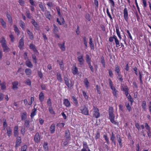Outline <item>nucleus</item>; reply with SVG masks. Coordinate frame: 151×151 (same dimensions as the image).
Returning a JSON list of instances; mask_svg holds the SVG:
<instances>
[{"label":"nucleus","instance_id":"obj_38","mask_svg":"<svg viewBox=\"0 0 151 151\" xmlns=\"http://www.w3.org/2000/svg\"><path fill=\"white\" fill-rule=\"evenodd\" d=\"M25 64L27 67L30 68H32L33 66L31 62L29 60H27L25 62Z\"/></svg>","mask_w":151,"mask_h":151},{"label":"nucleus","instance_id":"obj_32","mask_svg":"<svg viewBox=\"0 0 151 151\" xmlns=\"http://www.w3.org/2000/svg\"><path fill=\"white\" fill-rule=\"evenodd\" d=\"M123 90L124 92V93L126 96L127 97L129 95V89L127 86H126L124 88H123Z\"/></svg>","mask_w":151,"mask_h":151},{"label":"nucleus","instance_id":"obj_24","mask_svg":"<svg viewBox=\"0 0 151 151\" xmlns=\"http://www.w3.org/2000/svg\"><path fill=\"white\" fill-rule=\"evenodd\" d=\"M115 28L116 29V32L117 34V35L119 37L120 40H121L122 39V37L121 35L120 32L119 31V26L118 25H116L115 26Z\"/></svg>","mask_w":151,"mask_h":151},{"label":"nucleus","instance_id":"obj_27","mask_svg":"<svg viewBox=\"0 0 151 151\" xmlns=\"http://www.w3.org/2000/svg\"><path fill=\"white\" fill-rule=\"evenodd\" d=\"M27 113L26 111L24 112L21 113V120L23 121L24 120H25L27 117Z\"/></svg>","mask_w":151,"mask_h":151},{"label":"nucleus","instance_id":"obj_29","mask_svg":"<svg viewBox=\"0 0 151 151\" xmlns=\"http://www.w3.org/2000/svg\"><path fill=\"white\" fill-rule=\"evenodd\" d=\"M71 70L73 74L74 75L77 74L78 72V68L76 66H74Z\"/></svg>","mask_w":151,"mask_h":151},{"label":"nucleus","instance_id":"obj_3","mask_svg":"<svg viewBox=\"0 0 151 151\" xmlns=\"http://www.w3.org/2000/svg\"><path fill=\"white\" fill-rule=\"evenodd\" d=\"M81 111L80 113L85 115L88 116L89 115L88 108L85 106H82L80 108Z\"/></svg>","mask_w":151,"mask_h":151},{"label":"nucleus","instance_id":"obj_2","mask_svg":"<svg viewBox=\"0 0 151 151\" xmlns=\"http://www.w3.org/2000/svg\"><path fill=\"white\" fill-rule=\"evenodd\" d=\"M108 81L110 88L112 91V93L113 95L116 98H117L118 95V91L114 86L110 78L109 79Z\"/></svg>","mask_w":151,"mask_h":151},{"label":"nucleus","instance_id":"obj_36","mask_svg":"<svg viewBox=\"0 0 151 151\" xmlns=\"http://www.w3.org/2000/svg\"><path fill=\"white\" fill-rule=\"evenodd\" d=\"M84 83L87 89L89 88V82L88 81L87 78H85L84 80Z\"/></svg>","mask_w":151,"mask_h":151},{"label":"nucleus","instance_id":"obj_31","mask_svg":"<svg viewBox=\"0 0 151 151\" xmlns=\"http://www.w3.org/2000/svg\"><path fill=\"white\" fill-rule=\"evenodd\" d=\"M37 109L34 108L32 110V112L31 114L30 117L31 118H33L34 116L36 115Z\"/></svg>","mask_w":151,"mask_h":151},{"label":"nucleus","instance_id":"obj_33","mask_svg":"<svg viewBox=\"0 0 151 151\" xmlns=\"http://www.w3.org/2000/svg\"><path fill=\"white\" fill-rule=\"evenodd\" d=\"M123 90L124 92V93L126 96L127 97L129 95V89L127 86H126L124 88H123Z\"/></svg>","mask_w":151,"mask_h":151},{"label":"nucleus","instance_id":"obj_44","mask_svg":"<svg viewBox=\"0 0 151 151\" xmlns=\"http://www.w3.org/2000/svg\"><path fill=\"white\" fill-rule=\"evenodd\" d=\"M6 17L10 23L12 24V18L11 15L8 13L6 14Z\"/></svg>","mask_w":151,"mask_h":151},{"label":"nucleus","instance_id":"obj_51","mask_svg":"<svg viewBox=\"0 0 151 151\" xmlns=\"http://www.w3.org/2000/svg\"><path fill=\"white\" fill-rule=\"evenodd\" d=\"M106 13L107 14V15L108 16V17L109 18L110 20L111 21H112L113 20V18L112 17L109 12V9L108 8H106Z\"/></svg>","mask_w":151,"mask_h":151},{"label":"nucleus","instance_id":"obj_4","mask_svg":"<svg viewBox=\"0 0 151 151\" xmlns=\"http://www.w3.org/2000/svg\"><path fill=\"white\" fill-rule=\"evenodd\" d=\"M114 39L116 44V47H119L120 45H119V40L115 35H114L112 37H110L109 38V41L110 42H112L113 41Z\"/></svg>","mask_w":151,"mask_h":151},{"label":"nucleus","instance_id":"obj_30","mask_svg":"<svg viewBox=\"0 0 151 151\" xmlns=\"http://www.w3.org/2000/svg\"><path fill=\"white\" fill-rule=\"evenodd\" d=\"M19 24L23 30H25L26 27L25 24L24 22L22 20H20L19 22Z\"/></svg>","mask_w":151,"mask_h":151},{"label":"nucleus","instance_id":"obj_41","mask_svg":"<svg viewBox=\"0 0 151 151\" xmlns=\"http://www.w3.org/2000/svg\"><path fill=\"white\" fill-rule=\"evenodd\" d=\"M4 52H7L9 51V48L7 46V45H6L2 46Z\"/></svg>","mask_w":151,"mask_h":151},{"label":"nucleus","instance_id":"obj_58","mask_svg":"<svg viewBox=\"0 0 151 151\" xmlns=\"http://www.w3.org/2000/svg\"><path fill=\"white\" fill-rule=\"evenodd\" d=\"M26 15L27 18L29 19H31L32 18L30 12L29 11H27L26 12Z\"/></svg>","mask_w":151,"mask_h":151},{"label":"nucleus","instance_id":"obj_63","mask_svg":"<svg viewBox=\"0 0 151 151\" xmlns=\"http://www.w3.org/2000/svg\"><path fill=\"white\" fill-rule=\"evenodd\" d=\"M27 145H24L21 147V151H27Z\"/></svg>","mask_w":151,"mask_h":151},{"label":"nucleus","instance_id":"obj_57","mask_svg":"<svg viewBox=\"0 0 151 151\" xmlns=\"http://www.w3.org/2000/svg\"><path fill=\"white\" fill-rule=\"evenodd\" d=\"M1 89L2 90H5L6 89V83L5 82H3L1 84Z\"/></svg>","mask_w":151,"mask_h":151},{"label":"nucleus","instance_id":"obj_43","mask_svg":"<svg viewBox=\"0 0 151 151\" xmlns=\"http://www.w3.org/2000/svg\"><path fill=\"white\" fill-rule=\"evenodd\" d=\"M2 40L0 41V42L1 43L2 46H3L6 44V41L5 38L2 37Z\"/></svg>","mask_w":151,"mask_h":151},{"label":"nucleus","instance_id":"obj_52","mask_svg":"<svg viewBox=\"0 0 151 151\" xmlns=\"http://www.w3.org/2000/svg\"><path fill=\"white\" fill-rule=\"evenodd\" d=\"M56 9L59 16L60 17H62V16L60 13V7H59L57 6L56 7Z\"/></svg>","mask_w":151,"mask_h":151},{"label":"nucleus","instance_id":"obj_45","mask_svg":"<svg viewBox=\"0 0 151 151\" xmlns=\"http://www.w3.org/2000/svg\"><path fill=\"white\" fill-rule=\"evenodd\" d=\"M25 73L27 75H30L32 73V71L30 69L27 68L25 70Z\"/></svg>","mask_w":151,"mask_h":151},{"label":"nucleus","instance_id":"obj_55","mask_svg":"<svg viewBox=\"0 0 151 151\" xmlns=\"http://www.w3.org/2000/svg\"><path fill=\"white\" fill-rule=\"evenodd\" d=\"M128 100L131 102V104L132 105L134 101L133 99L130 94H129V96L127 97Z\"/></svg>","mask_w":151,"mask_h":151},{"label":"nucleus","instance_id":"obj_50","mask_svg":"<svg viewBox=\"0 0 151 151\" xmlns=\"http://www.w3.org/2000/svg\"><path fill=\"white\" fill-rule=\"evenodd\" d=\"M115 71L117 73V74H119V73H120V71L119 66L117 65H115Z\"/></svg>","mask_w":151,"mask_h":151},{"label":"nucleus","instance_id":"obj_5","mask_svg":"<svg viewBox=\"0 0 151 151\" xmlns=\"http://www.w3.org/2000/svg\"><path fill=\"white\" fill-rule=\"evenodd\" d=\"M93 116L96 118H99L100 116V114L99 112V109L96 107L93 106Z\"/></svg>","mask_w":151,"mask_h":151},{"label":"nucleus","instance_id":"obj_37","mask_svg":"<svg viewBox=\"0 0 151 151\" xmlns=\"http://www.w3.org/2000/svg\"><path fill=\"white\" fill-rule=\"evenodd\" d=\"M89 45L91 49L94 50L95 48L94 46L93 42V40L91 38L89 39Z\"/></svg>","mask_w":151,"mask_h":151},{"label":"nucleus","instance_id":"obj_20","mask_svg":"<svg viewBox=\"0 0 151 151\" xmlns=\"http://www.w3.org/2000/svg\"><path fill=\"white\" fill-rule=\"evenodd\" d=\"M7 134L9 137H10L12 134V130L10 127H8L6 128Z\"/></svg>","mask_w":151,"mask_h":151},{"label":"nucleus","instance_id":"obj_61","mask_svg":"<svg viewBox=\"0 0 151 151\" xmlns=\"http://www.w3.org/2000/svg\"><path fill=\"white\" fill-rule=\"evenodd\" d=\"M39 6L42 12H44L45 11V9L44 8V6L42 3H40L39 4Z\"/></svg>","mask_w":151,"mask_h":151},{"label":"nucleus","instance_id":"obj_53","mask_svg":"<svg viewBox=\"0 0 151 151\" xmlns=\"http://www.w3.org/2000/svg\"><path fill=\"white\" fill-rule=\"evenodd\" d=\"M56 9L59 16L60 17H62V16L60 13V7H59L57 6L56 7Z\"/></svg>","mask_w":151,"mask_h":151},{"label":"nucleus","instance_id":"obj_35","mask_svg":"<svg viewBox=\"0 0 151 151\" xmlns=\"http://www.w3.org/2000/svg\"><path fill=\"white\" fill-rule=\"evenodd\" d=\"M57 79L58 81L62 82L63 80L60 73L59 72H57L56 73Z\"/></svg>","mask_w":151,"mask_h":151},{"label":"nucleus","instance_id":"obj_47","mask_svg":"<svg viewBox=\"0 0 151 151\" xmlns=\"http://www.w3.org/2000/svg\"><path fill=\"white\" fill-rule=\"evenodd\" d=\"M0 22L1 23L3 27L5 28L6 27V22L4 21L3 19L2 18L0 19Z\"/></svg>","mask_w":151,"mask_h":151},{"label":"nucleus","instance_id":"obj_28","mask_svg":"<svg viewBox=\"0 0 151 151\" xmlns=\"http://www.w3.org/2000/svg\"><path fill=\"white\" fill-rule=\"evenodd\" d=\"M39 99L40 101L42 102L45 99V96L42 92H41L39 95Z\"/></svg>","mask_w":151,"mask_h":151},{"label":"nucleus","instance_id":"obj_11","mask_svg":"<svg viewBox=\"0 0 151 151\" xmlns=\"http://www.w3.org/2000/svg\"><path fill=\"white\" fill-rule=\"evenodd\" d=\"M31 23L33 25L35 29L39 30L40 29V26L36 22L35 20L33 19L31 21Z\"/></svg>","mask_w":151,"mask_h":151},{"label":"nucleus","instance_id":"obj_64","mask_svg":"<svg viewBox=\"0 0 151 151\" xmlns=\"http://www.w3.org/2000/svg\"><path fill=\"white\" fill-rule=\"evenodd\" d=\"M100 132L98 131L96 134V136L95 137L96 140H97V139H99L100 138Z\"/></svg>","mask_w":151,"mask_h":151},{"label":"nucleus","instance_id":"obj_18","mask_svg":"<svg viewBox=\"0 0 151 151\" xmlns=\"http://www.w3.org/2000/svg\"><path fill=\"white\" fill-rule=\"evenodd\" d=\"M19 128L18 126H15L14 128V133L15 137H17L19 135Z\"/></svg>","mask_w":151,"mask_h":151},{"label":"nucleus","instance_id":"obj_21","mask_svg":"<svg viewBox=\"0 0 151 151\" xmlns=\"http://www.w3.org/2000/svg\"><path fill=\"white\" fill-rule=\"evenodd\" d=\"M45 15L46 17L50 20L52 17V15L50 14V12L49 11H46L45 12Z\"/></svg>","mask_w":151,"mask_h":151},{"label":"nucleus","instance_id":"obj_17","mask_svg":"<svg viewBox=\"0 0 151 151\" xmlns=\"http://www.w3.org/2000/svg\"><path fill=\"white\" fill-rule=\"evenodd\" d=\"M63 104L66 107H69L70 106V104L68 99H64L63 100Z\"/></svg>","mask_w":151,"mask_h":151},{"label":"nucleus","instance_id":"obj_19","mask_svg":"<svg viewBox=\"0 0 151 151\" xmlns=\"http://www.w3.org/2000/svg\"><path fill=\"white\" fill-rule=\"evenodd\" d=\"M29 47L30 49L33 50L34 52L37 53L38 52L35 45L31 43L29 45Z\"/></svg>","mask_w":151,"mask_h":151},{"label":"nucleus","instance_id":"obj_39","mask_svg":"<svg viewBox=\"0 0 151 151\" xmlns=\"http://www.w3.org/2000/svg\"><path fill=\"white\" fill-rule=\"evenodd\" d=\"M14 30L15 33L17 34V36H19L20 34V31L16 25H14Z\"/></svg>","mask_w":151,"mask_h":151},{"label":"nucleus","instance_id":"obj_7","mask_svg":"<svg viewBox=\"0 0 151 151\" xmlns=\"http://www.w3.org/2000/svg\"><path fill=\"white\" fill-rule=\"evenodd\" d=\"M24 45V37H22L19 40L18 47L21 50L23 49V47Z\"/></svg>","mask_w":151,"mask_h":151},{"label":"nucleus","instance_id":"obj_1","mask_svg":"<svg viewBox=\"0 0 151 151\" xmlns=\"http://www.w3.org/2000/svg\"><path fill=\"white\" fill-rule=\"evenodd\" d=\"M113 112V108L112 107H110L109 109V119L112 123L114 125H117L118 126L119 124V122L115 121V116Z\"/></svg>","mask_w":151,"mask_h":151},{"label":"nucleus","instance_id":"obj_15","mask_svg":"<svg viewBox=\"0 0 151 151\" xmlns=\"http://www.w3.org/2000/svg\"><path fill=\"white\" fill-rule=\"evenodd\" d=\"M57 62L58 63L59 65L60 69L62 70H64V65L63 60H62L61 61H60L59 60H57Z\"/></svg>","mask_w":151,"mask_h":151},{"label":"nucleus","instance_id":"obj_23","mask_svg":"<svg viewBox=\"0 0 151 151\" xmlns=\"http://www.w3.org/2000/svg\"><path fill=\"white\" fill-rule=\"evenodd\" d=\"M116 137L120 147H122V140L120 138V135L119 134H117L116 135Z\"/></svg>","mask_w":151,"mask_h":151},{"label":"nucleus","instance_id":"obj_56","mask_svg":"<svg viewBox=\"0 0 151 151\" xmlns=\"http://www.w3.org/2000/svg\"><path fill=\"white\" fill-rule=\"evenodd\" d=\"M117 79L120 82H122L123 80L122 78V76L121 75L120 73L117 74Z\"/></svg>","mask_w":151,"mask_h":151},{"label":"nucleus","instance_id":"obj_16","mask_svg":"<svg viewBox=\"0 0 151 151\" xmlns=\"http://www.w3.org/2000/svg\"><path fill=\"white\" fill-rule=\"evenodd\" d=\"M58 45L62 51H65L66 48L65 46V42L64 41L62 43H58Z\"/></svg>","mask_w":151,"mask_h":151},{"label":"nucleus","instance_id":"obj_49","mask_svg":"<svg viewBox=\"0 0 151 151\" xmlns=\"http://www.w3.org/2000/svg\"><path fill=\"white\" fill-rule=\"evenodd\" d=\"M4 122L3 123V127L4 130H5L7 127V124L6 122V119H3Z\"/></svg>","mask_w":151,"mask_h":151},{"label":"nucleus","instance_id":"obj_62","mask_svg":"<svg viewBox=\"0 0 151 151\" xmlns=\"http://www.w3.org/2000/svg\"><path fill=\"white\" fill-rule=\"evenodd\" d=\"M83 42L84 44V45L86 47V48H87V42L86 39V38L84 36L83 37Z\"/></svg>","mask_w":151,"mask_h":151},{"label":"nucleus","instance_id":"obj_9","mask_svg":"<svg viewBox=\"0 0 151 151\" xmlns=\"http://www.w3.org/2000/svg\"><path fill=\"white\" fill-rule=\"evenodd\" d=\"M145 127L147 130V133L148 137L150 138L151 137V132L150 131V127L147 123H145Z\"/></svg>","mask_w":151,"mask_h":151},{"label":"nucleus","instance_id":"obj_6","mask_svg":"<svg viewBox=\"0 0 151 151\" xmlns=\"http://www.w3.org/2000/svg\"><path fill=\"white\" fill-rule=\"evenodd\" d=\"M15 137H16V141L15 147L17 149L18 147L20 146L22 141L21 137L17 136Z\"/></svg>","mask_w":151,"mask_h":151},{"label":"nucleus","instance_id":"obj_42","mask_svg":"<svg viewBox=\"0 0 151 151\" xmlns=\"http://www.w3.org/2000/svg\"><path fill=\"white\" fill-rule=\"evenodd\" d=\"M43 147L45 151H48L49 150V147L47 142H44L43 145Z\"/></svg>","mask_w":151,"mask_h":151},{"label":"nucleus","instance_id":"obj_8","mask_svg":"<svg viewBox=\"0 0 151 151\" xmlns=\"http://www.w3.org/2000/svg\"><path fill=\"white\" fill-rule=\"evenodd\" d=\"M40 135L38 132L36 133L34 136V141L36 143L40 142Z\"/></svg>","mask_w":151,"mask_h":151},{"label":"nucleus","instance_id":"obj_46","mask_svg":"<svg viewBox=\"0 0 151 151\" xmlns=\"http://www.w3.org/2000/svg\"><path fill=\"white\" fill-rule=\"evenodd\" d=\"M101 63L104 68L105 67V62L104 59V58L103 56H102L101 57Z\"/></svg>","mask_w":151,"mask_h":151},{"label":"nucleus","instance_id":"obj_10","mask_svg":"<svg viewBox=\"0 0 151 151\" xmlns=\"http://www.w3.org/2000/svg\"><path fill=\"white\" fill-rule=\"evenodd\" d=\"M123 16L124 19L127 22H128V10L127 8L124 9L123 11Z\"/></svg>","mask_w":151,"mask_h":151},{"label":"nucleus","instance_id":"obj_48","mask_svg":"<svg viewBox=\"0 0 151 151\" xmlns=\"http://www.w3.org/2000/svg\"><path fill=\"white\" fill-rule=\"evenodd\" d=\"M50 114H55V113L54 111L52 106H50L48 108Z\"/></svg>","mask_w":151,"mask_h":151},{"label":"nucleus","instance_id":"obj_22","mask_svg":"<svg viewBox=\"0 0 151 151\" xmlns=\"http://www.w3.org/2000/svg\"><path fill=\"white\" fill-rule=\"evenodd\" d=\"M26 31L27 34L29 35V38L31 40H33L34 38V37L32 32L28 29H27Z\"/></svg>","mask_w":151,"mask_h":151},{"label":"nucleus","instance_id":"obj_40","mask_svg":"<svg viewBox=\"0 0 151 151\" xmlns=\"http://www.w3.org/2000/svg\"><path fill=\"white\" fill-rule=\"evenodd\" d=\"M142 106L144 111H146V110L147 104L145 101H142Z\"/></svg>","mask_w":151,"mask_h":151},{"label":"nucleus","instance_id":"obj_59","mask_svg":"<svg viewBox=\"0 0 151 151\" xmlns=\"http://www.w3.org/2000/svg\"><path fill=\"white\" fill-rule=\"evenodd\" d=\"M24 82L25 84L29 86H31V81L29 79H27L26 81H25Z\"/></svg>","mask_w":151,"mask_h":151},{"label":"nucleus","instance_id":"obj_12","mask_svg":"<svg viewBox=\"0 0 151 151\" xmlns=\"http://www.w3.org/2000/svg\"><path fill=\"white\" fill-rule=\"evenodd\" d=\"M63 79L65 82V83L68 88H71L72 86V85L69 84V79L67 76H64Z\"/></svg>","mask_w":151,"mask_h":151},{"label":"nucleus","instance_id":"obj_25","mask_svg":"<svg viewBox=\"0 0 151 151\" xmlns=\"http://www.w3.org/2000/svg\"><path fill=\"white\" fill-rule=\"evenodd\" d=\"M19 84V82L17 81L13 82L12 83V88L13 90H15L18 88V86Z\"/></svg>","mask_w":151,"mask_h":151},{"label":"nucleus","instance_id":"obj_34","mask_svg":"<svg viewBox=\"0 0 151 151\" xmlns=\"http://www.w3.org/2000/svg\"><path fill=\"white\" fill-rule=\"evenodd\" d=\"M65 137L66 139H69L70 137V133L68 129L66 130L65 131Z\"/></svg>","mask_w":151,"mask_h":151},{"label":"nucleus","instance_id":"obj_60","mask_svg":"<svg viewBox=\"0 0 151 151\" xmlns=\"http://www.w3.org/2000/svg\"><path fill=\"white\" fill-rule=\"evenodd\" d=\"M86 60L88 63H89V62H91V59L90 58L89 55L88 54L86 55Z\"/></svg>","mask_w":151,"mask_h":151},{"label":"nucleus","instance_id":"obj_14","mask_svg":"<svg viewBox=\"0 0 151 151\" xmlns=\"http://www.w3.org/2000/svg\"><path fill=\"white\" fill-rule=\"evenodd\" d=\"M77 58L80 64L81 65H83L84 64V60L83 58V54H81V55L78 56Z\"/></svg>","mask_w":151,"mask_h":151},{"label":"nucleus","instance_id":"obj_54","mask_svg":"<svg viewBox=\"0 0 151 151\" xmlns=\"http://www.w3.org/2000/svg\"><path fill=\"white\" fill-rule=\"evenodd\" d=\"M24 125L26 127H28L29 125V119L24 120Z\"/></svg>","mask_w":151,"mask_h":151},{"label":"nucleus","instance_id":"obj_13","mask_svg":"<svg viewBox=\"0 0 151 151\" xmlns=\"http://www.w3.org/2000/svg\"><path fill=\"white\" fill-rule=\"evenodd\" d=\"M109 2L111 4V11L112 14L114 16V9L113 8L115 6V3L114 1L113 0H109Z\"/></svg>","mask_w":151,"mask_h":151},{"label":"nucleus","instance_id":"obj_26","mask_svg":"<svg viewBox=\"0 0 151 151\" xmlns=\"http://www.w3.org/2000/svg\"><path fill=\"white\" fill-rule=\"evenodd\" d=\"M50 130L51 134H53L55 131V125L54 124H52L50 126Z\"/></svg>","mask_w":151,"mask_h":151}]
</instances>
